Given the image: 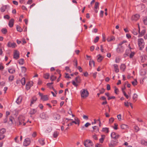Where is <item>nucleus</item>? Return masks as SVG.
I'll return each instance as SVG.
<instances>
[{"label":"nucleus","mask_w":147,"mask_h":147,"mask_svg":"<svg viewBox=\"0 0 147 147\" xmlns=\"http://www.w3.org/2000/svg\"><path fill=\"white\" fill-rule=\"evenodd\" d=\"M127 42L126 40H123L120 42L118 45V47L116 49L117 52L119 53H122L124 51L125 48L127 45L124 44Z\"/></svg>","instance_id":"nucleus-1"},{"label":"nucleus","mask_w":147,"mask_h":147,"mask_svg":"<svg viewBox=\"0 0 147 147\" xmlns=\"http://www.w3.org/2000/svg\"><path fill=\"white\" fill-rule=\"evenodd\" d=\"M18 125H25L26 123L24 122L25 118L22 116H20L18 118Z\"/></svg>","instance_id":"nucleus-2"},{"label":"nucleus","mask_w":147,"mask_h":147,"mask_svg":"<svg viewBox=\"0 0 147 147\" xmlns=\"http://www.w3.org/2000/svg\"><path fill=\"white\" fill-rule=\"evenodd\" d=\"M138 44L140 48V49L142 50L144 47V40L142 38H139L138 40Z\"/></svg>","instance_id":"nucleus-3"},{"label":"nucleus","mask_w":147,"mask_h":147,"mask_svg":"<svg viewBox=\"0 0 147 147\" xmlns=\"http://www.w3.org/2000/svg\"><path fill=\"white\" fill-rule=\"evenodd\" d=\"M84 144L86 147H92L93 145L92 142L90 140H86Z\"/></svg>","instance_id":"nucleus-4"},{"label":"nucleus","mask_w":147,"mask_h":147,"mask_svg":"<svg viewBox=\"0 0 147 147\" xmlns=\"http://www.w3.org/2000/svg\"><path fill=\"white\" fill-rule=\"evenodd\" d=\"M81 95L82 97L85 98L88 96V92L87 90L83 89L81 91Z\"/></svg>","instance_id":"nucleus-5"},{"label":"nucleus","mask_w":147,"mask_h":147,"mask_svg":"<svg viewBox=\"0 0 147 147\" xmlns=\"http://www.w3.org/2000/svg\"><path fill=\"white\" fill-rule=\"evenodd\" d=\"M118 143V142L117 140H111L110 143L109 144V147H114L117 145V144Z\"/></svg>","instance_id":"nucleus-6"},{"label":"nucleus","mask_w":147,"mask_h":147,"mask_svg":"<svg viewBox=\"0 0 147 147\" xmlns=\"http://www.w3.org/2000/svg\"><path fill=\"white\" fill-rule=\"evenodd\" d=\"M19 56L20 53L17 50H15L14 53L13 54V58L17 59L19 58Z\"/></svg>","instance_id":"nucleus-7"},{"label":"nucleus","mask_w":147,"mask_h":147,"mask_svg":"<svg viewBox=\"0 0 147 147\" xmlns=\"http://www.w3.org/2000/svg\"><path fill=\"white\" fill-rule=\"evenodd\" d=\"M111 137L115 139L116 140L118 138L119 136V135L117 134L114 132H112L111 134Z\"/></svg>","instance_id":"nucleus-8"},{"label":"nucleus","mask_w":147,"mask_h":147,"mask_svg":"<svg viewBox=\"0 0 147 147\" xmlns=\"http://www.w3.org/2000/svg\"><path fill=\"white\" fill-rule=\"evenodd\" d=\"M30 143V138H27L25 139L24 142V146H28Z\"/></svg>","instance_id":"nucleus-9"},{"label":"nucleus","mask_w":147,"mask_h":147,"mask_svg":"<svg viewBox=\"0 0 147 147\" xmlns=\"http://www.w3.org/2000/svg\"><path fill=\"white\" fill-rule=\"evenodd\" d=\"M33 83L32 81H29L28 82L26 85V88L27 90L30 89V87L33 86Z\"/></svg>","instance_id":"nucleus-10"},{"label":"nucleus","mask_w":147,"mask_h":147,"mask_svg":"<svg viewBox=\"0 0 147 147\" xmlns=\"http://www.w3.org/2000/svg\"><path fill=\"white\" fill-rule=\"evenodd\" d=\"M139 28V35H138V37H142L145 34L146 32V30L145 29L142 30L141 32H140V28L139 26L138 25Z\"/></svg>","instance_id":"nucleus-11"},{"label":"nucleus","mask_w":147,"mask_h":147,"mask_svg":"<svg viewBox=\"0 0 147 147\" xmlns=\"http://www.w3.org/2000/svg\"><path fill=\"white\" fill-rule=\"evenodd\" d=\"M16 44L15 42L11 43L10 42H9L7 44V46L9 47H12L13 48L16 46Z\"/></svg>","instance_id":"nucleus-12"},{"label":"nucleus","mask_w":147,"mask_h":147,"mask_svg":"<svg viewBox=\"0 0 147 147\" xmlns=\"http://www.w3.org/2000/svg\"><path fill=\"white\" fill-rule=\"evenodd\" d=\"M139 15L138 14H136L135 15L133 16L132 17L131 19L132 20L134 21H136L138 20L139 18Z\"/></svg>","instance_id":"nucleus-13"},{"label":"nucleus","mask_w":147,"mask_h":147,"mask_svg":"<svg viewBox=\"0 0 147 147\" xmlns=\"http://www.w3.org/2000/svg\"><path fill=\"white\" fill-rule=\"evenodd\" d=\"M14 22V20L12 18L9 21L8 23V25L10 27H12L13 25Z\"/></svg>","instance_id":"nucleus-14"},{"label":"nucleus","mask_w":147,"mask_h":147,"mask_svg":"<svg viewBox=\"0 0 147 147\" xmlns=\"http://www.w3.org/2000/svg\"><path fill=\"white\" fill-rule=\"evenodd\" d=\"M22 98V96H19L17 98L16 102L18 104H20L21 102Z\"/></svg>","instance_id":"nucleus-15"},{"label":"nucleus","mask_w":147,"mask_h":147,"mask_svg":"<svg viewBox=\"0 0 147 147\" xmlns=\"http://www.w3.org/2000/svg\"><path fill=\"white\" fill-rule=\"evenodd\" d=\"M53 117L55 120H58L60 118V115L59 114H56L54 115Z\"/></svg>","instance_id":"nucleus-16"},{"label":"nucleus","mask_w":147,"mask_h":147,"mask_svg":"<svg viewBox=\"0 0 147 147\" xmlns=\"http://www.w3.org/2000/svg\"><path fill=\"white\" fill-rule=\"evenodd\" d=\"M41 99L44 101L47 100H48V96L47 95H44L41 98Z\"/></svg>","instance_id":"nucleus-17"},{"label":"nucleus","mask_w":147,"mask_h":147,"mask_svg":"<svg viewBox=\"0 0 147 147\" xmlns=\"http://www.w3.org/2000/svg\"><path fill=\"white\" fill-rule=\"evenodd\" d=\"M97 57H98L97 59V61L98 62H100L103 59V57L101 55L99 54L97 56Z\"/></svg>","instance_id":"nucleus-18"},{"label":"nucleus","mask_w":147,"mask_h":147,"mask_svg":"<svg viewBox=\"0 0 147 147\" xmlns=\"http://www.w3.org/2000/svg\"><path fill=\"white\" fill-rule=\"evenodd\" d=\"M114 68L115 69V71L116 73H118L119 72V69L118 68V65L116 64H114L113 65Z\"/></svg>","instance_id":"nucleus-19"},{"label":"nucleus","mask_w":147,"mask_h":147,"mask_svg":"<svg viewBox=\"0 0 147 147\" xmlns=\"http://www.w3.org/2000/svg\"><path fill=\"white\" fill-rule=\"evenodd\" d=\"M37 98L35 96H34L32 98L31 101V105L32 104H33L37 100Z\"/></svg>","instance_id":"nucleus-20"},{"label":"nucleus","mask_w":147,"mask_h":147,"mask_svg":"<svg viewBox=\"0 0 147 147\" xmlns=\"http://www.w3.org/2000/svg\"><path fill=\"white\" fill-rule=\"evenodd\" d=\"M115 39V37L113 36H112L110 38H108L107 40L108 42H110L114 40Z\"/></svg>","instance_id":"nucleus-21"},{"label":"nucleus","mask_w":147,"mask_h":147,"mask_svg":"<svg viewBox=\"0 0 147 147\" xmlns=\"http://www.w3.org/2000/svg\"><path fill=\"white\" fill-rule=\"evenodd\" d=\"M102 131L106 133H108L109 132V128L107 127L103 128Z\"/></svg>","instance_id":"nucleus-22"},{"label":"nucleus","mask_w":147,"mask_h":147,"mask_svg":"<svg viewBox=\"0 0 147 147\" xmlns=\"http://www.w3.org/2000/svg\"><path fill=\"white\" fill-rule=\"evenodd\" d=\"M8 71L9 72L10 74H13L15 72V70L14 69H8Z\"/></svg>","instance_id":"nucleus-23"},{"label":"nucleus","mask_w":147,"mask_h":147,"mask_svg":"<svg viewBox=\"0 0 147 147\" xmlns=\"http://www.w3.org/2000/svg\"><path fill=\"white\" fill-rule=\"evenodd\" d=\"M120 69L123 71H124L126 68V66L124 64H122L120 66Z\"/></svg>","instance_id":"nucleus-24"},{"label":"nucleus","mask_w":147,"mask_h":147,"mask_svg":"<svg viewBox=\"0 0 147 147\" xmlns=\"http://www.w3.org/2000/svg\"><path fill=\"white\" fill-rule=\"evenodd\" d=\"M38 141L42 145H43L45 144V143L44 142V140L42 139H39L38 140Z\"/></svg>","instance_id":"nucleus-25"},{"label":"nucleus","mask_w":147,"mask_h":147,"mask_svg":"<svg viewBox=\"0 0 147 147\" xmlns=\"http://www.w3.org/2000/svg\"><path fill=\"white\" fill-rule=\"evenodd\" d=\"M121 127L122 129H125L128 128V126L126 125L123 124L121 125Z\"/></svg>","instance_id":"nucleus-26"},{"label":"nucleus","mask_w":147,"mask_h":147,"mask_svg":"<svg viewBox=\"0 0 147 147\" xmlns=\"http://www.w3.org/2000/svg\"><path fill=\"white\" fill-rule=\"evenodd\" d=\"M100 93H98L97 94V95L98 96H99L100 94H103L105 91V89L103 88H102L101 90H100Z\"/></svg>","instance_id":"nucleus-27"},{"label":"nucleus","mask_w":147,"mask_h":147,"mask_svg":"<svg viewBox=\"0 0 147 147\" xmlns=\"http://www.w3.org/2000/svg\"><path fill=\"white\" fill-rule=\"evenodd\" d=\"M89 64L90 66H92V64L94 66V62L92 59H90V60Z\"/></svg>","instance_id":"nucleus-28"},{"label":"nucleus","mask_w":147,"mask_h":147,"mask_svg":"<svg viewBox=\"0 0 147 147\" xmlns=\"http://www.w3.org/2000/svg\"><path fill=\"white\" fill-rule=\"evenodd\" d=\"M7 8V6L6 5L2 6L0 8L1 11L2 12H4Z\"/></svg>","instance_id":"nucleus-29"},{"label":"nucleus","mask_w":147,"mask_h":147,"mask_svg":"<svg viewBox=\"0 0 147 147\" xmlns=\"http://www.w3.org/2000/svg\"><path fill=\"white\" fill-rule=\"evenodd\" d=\"M50 76V74L48 73H46L44 74V77L46 79H49Z\"/></svg>","instance_id":"nucleus-30"},{"label":"nucleus","mask_w":147,"mask_h":147,"mask_svg":"<svg viewBox=\"0 0 147 147\" xmlns=\"http://www.w3.org/2000/svg\"><path fill=\"white\" fill-rule=\"evenodd\" d=\"M20 81V82L23 85H24L25 84L26 80L24 78H22Z\"/></svg>","instance_id":"nucleus-31"},{"label":"nucleus","mask_w":147,"mask_h":147,"mask_svg":"<svg viewBox=\"0 0 147 147\" xmlns=\"http://www.w3.org/2000/svg\"><path fill=\"white\" fill-rule=\"evenodd\" d=\"M1 31L4 34H6L7 32V29L5 28H2L1 30Z\"/></svg>","instance_id":"nucleus-32"},{"label":"nucleus","mask_w":147,"mask_h":147,"mask_svg":"<svg viewBox=\"0 0 147 147\" xmlns=\"http://www.w3.org/2000/svg\"><path fill=\"white\" fill-rule=\"evenodd\" d=\"M75 81L77 83H80L81 80L79 76H78L75 79Z\"/></svg>","instance_id":"nucleus-33"},{"label":"nucleus","mask_w":147,"mask_h":147,"mask_svg":"<svg viewBox=\"0 0 147 147\" xmlns=\"http://www.w3.org/2000/svg\"><path fill=\"white\" fill-rule=\"evenodd\" d=\"M16 29L18 31H19L20 32H22L23 31L22 29L18 25H17L16 26Z\"/></svg>","instance_id":"nucleus-34"},{"label":"nucleus","mask_w":147,"mask_h":147,"mask_svg":"<svg viewBox=\"0 0 147 147\" xmlns=\"http://www.w3.org/2000/svg\"><path fill=\"white\" fill-rule=\"evenodd\" d=\"M40 117L43 119H45V114L44 113H41L40 115Z\"/></svg>","instance_id":"nucleus-35"},{"label":"nucleus","mask_w":147,"mask_h":147,"mask_svg":"<svg viewBox=\"0 0 147 147\" xmlns=\"http://www.w3.org/2000/svg\"><path fill=\"white\" fill-rule=\"evenodd\" d=\"M36 112V110L35 109H31L30 112V114H34Z\"/></svg>","instance_id":"nucleus-36"},{"label":"nucleus","mask_w":147,"mask_h":147,"mask_svg":"<svg viewBox=\"0 0 147 147\" xmlns=\"http://www.w3.org/2000/svg\"><path fill=\"white\" fill-rule=\"evenodd\" d=\"M6 129L4 128H2L0 129V134H4L6 132Z\"/></svg>","instance_id":"nucleus-37"},{"label":"nucleus","mask_w":147,"mask_h":147,"mask_svg":"<svg viewBox=\"0 0 147 147\" xmlns=\"http://www.w3.org/2000/svg\"><path fill=\"white\" fill-rule=\"evenodd\" d=\"M141 143L142 145L147 146V142L146 141L144 140H142L141 141Z\"/></svg>","instance_id":"nucleus-38"},{"label":"nucleus","mask_w":147,"mask_h":147,"mask_svg":"<svg viewBox=\"0 0 147 147\" xmlns=\"http://www.w3.org/2000/svg\"><path fill=\"white\" fill-rule=\"evenodd\" d=\"M57 78V77L56 76H54L53 75H52L50 78V80L52 81H53L55 80Z\"/></svg>","instance_id":"nucleus-39"},{"label":"nucleus","mask_w":147,"mask_h":147,"mask_svg":"<svg viewBox=\"0 0 147 147\" xmlns=\"http://www.w3.org/2000/svg\"><path fill=\"white\" fill-rule=\"evenodd\" d=\"M132 32L134 35H136L138 34L137 30L135 29H133L132 31Z\"/></svg>","instance_id":"nucleus-40"},{"label":"nucleus","mask_w":147,"mask_h":147,"mask_svg":"<svg viewBox=\"0 0 147 147\" xmlns=\"http://www.w3.org/2000/svg\"><path fill=\"white\" fill-rule=\"evenodd\" d=\"M14 76L13 75L11 76H9V81H12L14 79Z\"/></svg>","instance_id":"nucleus-41"},{"label":"nucleus","mask_w":147,"mask_h":147,"mask_svg":"<svg viewBox=\"0 0 147 147\" xmlns=\"http://www.w3.org/2000/svg\"><path fill=\"white\" fill-rule=\"evenodd\" d=\"M24 60L23 59H21L19 60V63L20 65H23L24 64Z\"/></svg>","instance_id":"nucleus-42"},{"label":"nucleus","mask_w":147,"mask_h":147,"mask_svg":"<svg viewBox=\"0 0 147 147\" xmlns=\"http://www.w3.org/2000/svg\"><path fill=\"white\" fill-rule=\"evenodd\" d=\"M137 97H138L137 95L136 94H134L133 98L134 100H135V101H136L137 100Z\"/></svg>","instance_id":"nucleus-43"},{"label":"nucleus","mask_w":147,"mask_h":147,"mask_svg":"<svg viewBox=\"0 0 147 147\" xmlns=\"http://www.w3.org/2000/svg\"><path fill=\"white\" fill-rule=\"evenodd\" d=\"M59 133L57 131H55L53 134V137L55 138H57L58 135Z\"/></svg>","instance_id":"nucleus-44"},{"label":"nucleus","mask_w":147,"mask_h":147,"mask_svg":"<svg viewBox=\"0 0 147 147\" xmlns=\"http://www.w3.org/2000/svg\"><path fill=\"white\" fill-rule=\"evenodd\" d=\"M143 21L145 24L147 25V17H145L143 18Z\"/></svg>","instance_id":"nucleus-45"},{"label":"nucleus","mask_w":147,"mask_h":147,"mask_svg":"<svg viewBox=\"0 0 147 147\" xmlns=\"http://www.w3.org/2000/svg\"><path fill=\"white\" fill-rule=\"evenodd\" d=\"M99 3L98 2H96L95 3V9H97L99 7Z\"/></svg>","instance_id":"nucleus-46"},{"label":"nucleus","mask_w":147,"mask_h":147,"mask_svg":"<svg viewBox=\"0 0 147 147\" xmlns=\"http://www.w3.org/2000/svg\"><path fill=\"white\" fill-rule=\"evenodd\" d=\"M65 70H66L68 72H71V70L68 67H65Z\"/></svg>","instance_id":"nucleus-47"},{"label":"nucleus","mask_w":147,"mask_h":147,"mask_svg":"<svg viewBox=\"0 0 147 147\" xmlns=\"http://www.w3.org/2000/svg\"><path fill=\"white\" fill-rule=\"evenodd\" d=\"M135 53L134 52H132L131 51V53L129 55V58H132L135 55Z\"/></svg>","instance_id":"nucleus-48"},{"label":"nucleus","mask_w":147,"mask_h":147,"mask_svg":"<svg viewBox=\"0 0 147 147\" xmlns=\"http://www.w3.org/2000/svg\"><path fill=\"white\" fill-rule=\"evenodd\" d=\"M146 56H142V58L141 59V62H144L145 61L146 58L145 57Z\"/></svg>","instance_id":"nucleus-49"},{"label":"nucleus","mask_w":147,"mask_h":147,"mask_svg":"<svg viewBox=\"0 0 147 147\" xmlns=\"http://www.w3.org/2000/svg\"><path fill=\"white\" fill-rule=\"evenodd\" d=\"M132 85L134 86H135V85H137V80H135V81H133L132 82Z\"/></svg>","instance_id":"nucleus-50"},{"label":"nucleus","mask_w":147,"mask_h":147,"mask_svg":"<svg viewBox=\"0 0 147 147\" xmlns=\"http://www.w3.org/2000/svg\"><path fill=\"white\" fill-rule=\"evenodd\" d=\"M114 91H115V93L116 94H118V92L119 91V90L117 88H116V87H115Z\"/></svg>","instance_id":"nucleus-51"},{"label":"nucleus","mask_w":147,"mask_h":147,"mask_svg":"<svg viewBox=\"0 0 147 147\" xmlns=\"http://www.w3.org/2000/svg\"><path fill=\"white\" fill-rule=\"evenodd\" d=\"M99 39V37L98 36H96L94 40V42L95 43L97 42Z\"/></svg>","instance_id":"nucleus-52"},{"label":"nucleus","mask_w":147,"mask_h":147,"mask_svg":"<svg viewBox=\"0 0 147 147\" xmlns=\"http://www.w3.org/2000/svg\"><path fill=\"white\" fill-rule=\"evenodd\" d=\"M123 94L124 96L126 97L127 99H128L129 98V96L126 93L125 91H123Z\"/></svg>","instance_id":"nucleus-53"},{"label":"nucleus","mask_w":147,"mask_h":147,"mask_svg":"<svg viewBox=\"0 0 147 147\" xmlns=\"http://www.w3.org/2000/svg\"><path fill=\"white\" fill-rule=\"evenodd\" d=\"M22 69V71L23 73H25L26 71V68L24 67H21Z\"/></svg>","instance_id":"nucleus-54"},{"label":"nucleus","mask_w":147,"mask_h":147,"mask_svg":"<svg viewBox=\"0 0 147 147\" xmlns=\"http://www.w3.org/2000/svg\"><path fill=\"white\" fill-rule=\"evenodd\" d=\"M134 129H135V131L137 132L139 129V128L137 126H135L134 127Z\"/></svg>","instance_id":"nucleus-55"},{"label":"nucleus","mask_w":147,"mask_h":147,"mask_svg":"<svg viewBox=\"0 0 147 147\" xmlns=\"http://www.w3.org/2000/svg\"><path fill=\"white\" fill-rule=\"evenodd\" d=\"M146 74V71L144 70H142L141 71V74L142 75H144Z\"/></svg>","instance_id":"nucleus-56"},{"label":"nucleus","mask_w":147,"mask_h":147,"mask_svg":"<svg viewBox=\"0 0 147 147\" xmlns=\"http://www.w3.org/2000/svg\"><path fill=\"white\" fill-rule=\"evenodd\" d=\"M117 126L118 124L116 123H115L114 124V127H113L114 129L115 130L117 129H118Z\"/></svg>","instance_id":"nucleus-57"},{"label":"nucleus","mask_w":147,"mask_h":147,"mask_svg":"<svg viewBox=\"0 0 147 147\" xmlns=\"http://www.w3.org/2000/svg\"><path fill=\"white\" fill-rule=\"evenodd\" d=\"M120 59L118 58H116L115 60V62L116 63H119V62Z\"/></svg>","instance_id":"nucleus-58"},{"label":"nucleus","mask_w":147,"mask_h":147,"mask_svg":"<svg viewBox=\"0 0 147 147\" xmlns=\"http://www.w3.org/2000/svg\"><path fill=\"white\" fill-rule=\"evenodd\" d=\"M52 130V129L51 127H50L49 128H48V129H47L46 131V132H49L51 131Z\"/></svg>","instance_id":"nucleus-59"},{"label":"nucleus","mask_w":147,"mask_h":147,"mask_svg":"<svg viewBox=\"0 0 147 147\" xmlns=\"http://www.w3.org/2000/svg\"><path fill=\"white\" fill-rule=\"evenodd\" d=\"M72 84L74 86L76 87L78 86V84H77L74 80L72 81Z\"/></svg>","instance_id":"nucleus-60"},{"label":"nucleus","mask_w":147,"mask_h":147,"mask_svg":"<svg viewBox=\"0 0 147 147\" xmlns=\"http://www.w3.org/2000/svg\"><path fill=\"white\" fill-rule=\"evenodd\" d=\"M115 97L114 96H109L108 98V100H109L111 99H115Z\"/></svg>","instance_id":"nucleus-61"},{"label":"nucleus","mask_w":147,"mask_h":147,"mask_svg":"<svg viewBox=\"0 0 147 147\" xmlns=\"http://www.w3.org/2000/svg\"><path fill=\"white\" fill-rule=\"evenodd\" d=\"M4 18L5 19H6L8 20L10 18V17L8 15H6L4 16Z\"/></svg>","instance_id":"nucleus-62"},{"label":"nucleus","mask_w":147,"mask_h":147,"mask_svg":"<svg viewBox=\"0 0 147 147\" xmlns=\"http://www.w3.org/2000/svg\"><path fill=\"white\" fill-rule=\"evenodd\" d=\"M7 120H8V117H7V116H6L5 118L4 119L3 123H6L7 121Z\"/></svg>","instance_id":"nucleus-63"},{"label":"nucleus","mask_w":147,"mask_h":147,"mask_svg":"<svg viewBox=\"0 0 147 147\" xmlns=\"http://www.w3.org/2000/svg\"><path fill=\"white\" fill-rule=\"evenodd\" d=\"M92 127L94 130H95L96 131L98 130V127L96 126H95L94 127Z\"/></svg>","instance_id":"nucleus-64"}]
</instances>
